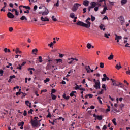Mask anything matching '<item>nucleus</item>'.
I'll list each match as a JSON object with an SVG mask.
<instances>
[{
    "instance_id": "473e14b6",
    "label": "nucleus",
    "mask_w": 130,
    "mask_h": 130,
    "mask_svg": "<svg viewBox=\"0 0 130 130\" xmlns=\"http://www.w3.org/2000/svg\"><path fill=\"white\" fill-rule=\"evenodd\" d=\"M112 112H114V113H116V112H119V111L117 109H116L114 108H113Z\"/></svg>"
},
{
    "instance_id": "774afa93",
    "label": "nucleus",
    "mask_w": 130,
    "mask_h": 130,
    "mask_svg": "<svg viewBox=\"0 0 130 130\" xmlns=\"http://www.w3.org/2000/svg\"><path fill=\"white\" fill-rule=\"evenodd\" d=\"M126 74L130 75V70L129 69L128 71L126 72Z\"/></svg>"
},
{
    "instance_id": "e2e57ef3",
    "label": "nucleus",
    "mask_w": 130,
    "mask_h": 130,
    "mask_svg": "<svg viewBox=\"0 0 130 130\" xmlns=\"http://www.w3.org/2000/svg\"><path fill=\"white\" fill-rule=\"evenodd\" d=\"M47 92V89H43V90H42L41 91V94H42V92Z\"/></svg>"
},
{
    "instance_id": "13d9d810",
    "label": "nucleus",
    "mask_w": 130,
    "mask_h": 130,
    "mask_svg": "<svg viewBox=\"0 0 130 130\" xmlns=\"http://www.w3.org/2000/svg\"><path fill=\"white\" fill-rule=\"evenodd\" d=\"M94 11L95 12H98V10H99V7H95L94 9Z\"/></svg>"
},
{
    "instance_id": "680f3d73",
    "label": "nucleus",
    "mask_w": 130,
    "mask_h": 130,
    "mask_svg": "<svg viewBox=\"0 0 130 130\" xmlns=\"http://www.w3.org/2000/svg\"><path fill=\"white\" fill-rule=\"evenodd\" d=\"M23 115H24V116H26L27 115V111H26V110L24 111Z\"/></svg>"
},
{
    "instance_id": "4be33fe9",
    "label": "nucleus",
    "mask_w": 130,
    "mask_h": 130,
    "mask_svg": "<svg viewBox=\"0 0 130 130\" xmlns=\"http://www.w3.org/2000/svg\"><path fill=\"white\" fill-rule=\"evenodd\" d=\"M46 70H50L51 69V65L50 64V63H48L47 64V66L46 68Z\"/></svg>"
},
{
    "instance_id": "cd10ccee",
    "label": "nucleus",
    "mask_w": 130,
    "mask_h": 130,
    "mask_svg": "<svg viewBox=\"0 0 130 130\" xmlns=\"http://www.w3.org/2000/svg\"><path fill=\"white\" fill-rule=\"evenodd\" d=\"M113 123L114 124V125H117V123H116V119L114 118L112 120Z\"/></svg>"
},
{
    "instance_id": "20e7f679",
    "label": "nucleus",
    "mask_w": 130,
    "mask_h": 130,
    "mask_svg": "<svg viewBox=\"0 0 130 130\" xmlns=\"http://www.w3.org/2000/svg\"><path fill=\"white\" fill-rule=\"evenodd\" d=\"M81 6V4L79 3H75L74 4V6L72 9V10L73 12H76L78 9H79V7H80Z\"/></svg>"
},
{
    "instance_id": "dca6fc26",
    "label": "nucleus",
    "mask_w": 130,
    "mask_h": 130,
    "mask_svg": "<svg viewBox=\"0 0 130 130\" xmlns=\"http://www.w3.org/2000/svg\"><path fill=\"white\" fill-rule=\"evenodd\" d=\"M107 10V7L105 6L104 8V9H103V11H102L101 12V14H102V15H104V14H105V13L106 12Z\"/></svg>"
},
{
    "instance_id": "0eeeda50",
    "label": "nucleus",
    "mask_w": 130,
    "mask_h": 130,
    "mask_svg": "<svg viewBox=\"0 0 130 130\" xmlns=\"http://www.w3.org/2000/svg\"><path fill=\"white\" fill-rule=\"evenodd\" d=\"M76 25L77 26H81V27H85V23L79 20L76 23Z\"/></svg>"
},
{
    "instance_id": "4d7b16f0",
    "label": "nucleus",
    "mask_w": 130,
    "mask_h": 130,
    "mask_svg": "<svg viewBox=\"0 0 130 130\" xmlns=\"http://www.w3.org/2000/svg\"><path fill=\"white\" fill-rule=\"evenodd\" d=\"M70 96H71V97H73V96H75V97H76V95H74L73 92H72L70 94Z\"/></svg>"
},
{
    "instance_id": "603ef678",
    "label": "nucleus",
    "mask_w": 130,
    "mask_h": 130,
    "mask_svg": "<svg viewBox=\"0 0 130 130\" xmlns=\"http://www.w3.org/2000/svg\"><path fill=\"white\" fill-rule=\"evenodd\" d=\"M9 31L10 32H13V31H14V28H13V27H9Z\"/></svg>"
},
{
    "instance_id": "a18cd8bd",
    "label": "nucleus",
    "mask_w": 130,
    "mask_h": 130,
    "mask_svg": "<svg viewBox=\"0 0 130 130\" xmlns=\"http://www.w3.org/2000/svg\"><path fill=\"white\" fill-rule=\"evenodd\" d=\"M50 79L49 78H46V80L44 81V83H47V82H49Z\"/></svg>"
},
{
    "instance_id": "de8ad7c7",
    "label": "nucleus",
    "mask_w": 130,
    "mask_h": 130,
    "mask_svg": "<svg viewBox=\"0 0 130 130\" xmlns=\"http://www.w3.org/2000/svg\"><path fill=\"white\" fill-rule=\"evenodd\" d=\"M19 48H17L16 49V50H15V53H16V54H18V53H19Z\"/></svg>"
},
{
    "instance_id": "c03bdc74",
    "label": "nucleus",
    "mask_w": 130,
    "mask_h": 130,
    "mask_svg": "<svg viewBox=\"0 0 130 130\" xmlns=\"http://www.w3.org/2000/svg\"><path fill=\"white\" fill-rule=\"evenodd\" d=\"M75 85L76 86L75 87V90H79V89H80L79 86L78 85V84H77V83L75 84Z\"/></svg>"
},
{
    "instance_id": "58836bf2",
    "label": "nucleus",
    "mask_w": 130,
    "mask_h": 130,
    "mask_svg": "<svg viewBox=\"0 0 130 130\" xmlns=\"http://www.w3.org/2000/svg\"><path fill=\"white\" fill-rule=\"evenodd\" d=\"M18 66H19V67H17L16 69L17 70H22V65H20L19 64H18Z\"/></svg>"
},
{
    "instance_id": "bf43d9fd",
    "label": "nucleus",
    "mask_w": 130,
    "mask_h": 130,
    "mask_svg": "<svg viewBox=\"0 0 130 130\" xmlns=\"http://www.w3.org/2000/svg\"><path fill=\"white\" fill-rule=\"evenodd\" d=\"M47 117H49V118L51 117V114L50 113V112L48 113V114L47 115Z\"/></svg>"
},
{
    "instance_id": "aec40b11",
    "label": "nucleus",
    "mask_w": 130,
    "mask_h": 130,
    "mask_svg": "<svg viewBox=\"0 0 130 130\" xmlns=\"http://www.w3.org/2000/svg\"><path fill=\"white\" fill-rule=\"evenodd\" d=\"M24 124H25V122L23 121L19 122L18 124V126H24Z\"/></svg>"
},
{
    "instance_id": "09e8293b",
    "label": "nucleus",
    "mask_w": 130,
    "mask_h": 130,
    "mask_svg": "<svg viewBox=\"0 0 130 130\" xmlns=\"http://www.w3.org/2000/svg\"><path fill=\"white\" fill-rule=\"evenodd\" d=\"M4 74V70L2 69H0V75L3 76V74Z\"/></svg>"
},
{
    "instance_id": "338daca9",
    "label": "nucleus",
    "mask_w": 130,
    "mask_h": 130,
    "mask_svg": "<svg viewBox=\"0 0 130 130\" xmlns=\"http://www.w3.org/2000/svg\"><path fill=\"white\" fill-rule=\"evenodd\" d=\"M28 104H29V103H30L29 102V101H25V104H26V105H27V106H29V105H28Z\"/></svg>"
},
{
    "instance_id": "4c0bfd02",
    "label": "nucleus",
    "mask_w": 130,
    "mask_h": 130,
    "mask_svg": "<svg viewBox=\"0 0 130 130\" xmlns=\"http://www.w3.org/2000/svg\"><path fill=\"white\" fill-rule=\"evenodd\" d=\"M39 62H42V61H43V60H42V57L39 56Z\"/></svg>"
},
{
    "instance_id": "0e129e2a",
    "label": "nucleus",
    "mask_w": 130,
    "mask_h": 130,
    "mask_svg": "<svg viewBox=\"0 0 130 130\" xmlns=\"http://www.w3.org/2000/svg\"><path fill=\"white\" fill-rule=\"evenodd\" d=\"M29 13H30V11H29L28 10L24 12V14H29Z\"/></svg>"
},
{
    "instance_id": "2eb2a0df",
    "label": "nucleus",
    "mask_w": 130,
    "mask_h": 130,
    "mask_svg": "<svg viewBox=\"0 0 130 130\" xmlns=\"http://www.w3.org/2000/svg\"><path fill=\"white\" fill-rule=\"evenodd\" d=\"M115 40L118 39L119 40L122 38V37H121V36H118L116 34H115Z\"/></svg>"
},
{
    "instance_id": "9b49d317",
    "label": "nucleus",
    "mask_w": 130,
    "mask_h": 130,
    "mask_svg": "<svg viewBox=\"0 0 130 130\" xmlns=\"http://www.w3.org/2000/svg\"><path fill=\"white\" fill-rule=\"evenodd\" d=\"M111 81H112L113 83V86H119L118 84H117V82H116L114 79H111Z\"/></svg>"
},
{
    "instance_id": "2f4dec72",
    "label": "nucleus",
    "mask_w": 130,
    "mask_h": 130,
    "mask_svg": "<svg viewBox=\"0 0 130 130\" xmlns=\"http://www.w3.org/2000/svg\"><path fill=\"white\" fill-rule=\"evenodd\" d=\"M52 21H54V22H56V21H57V19H56V18L55 17L54 15H53L52 16Z\"/></svg>"
},
{
    "instance_id": "6e6552de",
    "label": "nucleus",
    "mask_w": 130,
    "mask_h": 130,
    "mask_svg": "<svg viewBox=\"0 0 130 130\" xmlns=\"http://www.w3.org/2000/svg\"><path fill=\"white\" fill-rule=\"evenodd\" d=\"M7 16L10 19H14L15 18V15H14V14H13V13H12L11 12L8 13Z\"/></svg>"
},
{
    "instance_id": "bb28decb",
    "label": "nucleus",
    "mask_w": 130,
    "mask_h": 130,
    "mask_svg": "<svg viewBox=\"0 0 130 130\" xmlns=\"http://www.w3.org/2000/svg\"><path fill=\"white\" fill-rule=\"evenodd\" d=\"M90 17H91V21L92 22H94V21L95 20H96V18L95 17H94V16H93V15H91L90 16Z\"/></svg>"
},
{
    "instance_id": "79ce46f5",
    "label": "nucleus",
    "mask_w": 130,
    "mask_h": 130,
    "mask_svg": "<svg viewBox=\"0 0 130 130\" xmlns=\"http://www.w3.org/2000/svg\"><path fill=\"white\" fill-rule=\"evenodd\" d=\"M51 92V94H54V93L56 92V90L55 89H52Z\"/></svg>"
},
{
    "instance_id": "a19ab883",
    "label": "nucleus",
    "mask_w": 130,
    "mask_h": 130,
    "mask_svg": "<svg viewBox=\"0 0 130 130\" xmlns=\"http://www.w3.org/2000/svg\"><path fill=\"white\" fill-rule=\"evenodd\" d=\"M33 109H31L29 111H28V114H30V113L31 114H33Z\"/></svg>"
},
{
    "instance_id": "f704fd0d",
    "label": "nucleus",
    "mask_w": 130,
    "mask_h": 130,
    "mask_svg": "<svg viewBox=\"0 0 130 130\" xmlns=\"http://www.w3.org/2000/svg\"><path fill=\"white\" fill-rule=\"evenodd\" d=\"M87 67V66H85V70H86L87 73L89 74V73H90L91 71H90V70H89V69H88Z\"/></svg>"
},
{
    "instance_id": "1a4fd4ad",
    "label": "nucleus",
    "mask_w": 130,
    "mask_h": 130,
    "mask_svg": "<svg viewBox=\"0 0 130 130\" xmlns=\"http://www.w3.org/2000/svg\"><path fill=\"white\" fill-rule=\"evenodd\" d=\"M120 19V23L121 24V25H123V24H124V17H123V16H120L119 17Z\"/></svg>"
},
{
    "instance_id": "c756f323",
    "label": "nucleus",
    "mask_w": 130,
    "mask_h": 130,
    "mask_svg": "<svg viewBox=\"0 0 130 130\" xmlns=\"http://www.w3.org/2000/svg\"><path fill=\"white\" fill-rule=\"evenodd\" d=\"M55 6L56 7H58V6H59V0H57V3L54 4V6L55 7Z\"/></svg>"
},
{
    "instance_id": "7c9ffc66",
    "label": "nucleus",
    "mask_w": 130,
    "mask_h": 130,
    "mask_svg": "<svg viewBox=\"0 0 130 130\" xmlns=\"http://www.w3.org/2000/svg\"><path fill=\"white\" fill-rule=\"evenodd\" d=\"M109 36H110V34H108L106 33L104 34V37H106V38H109Z\"/></svg>"
},
{
    "instance_id": "f257e3e1",
    "label": "nucleus",
    "mask_w": 130,
    "mask_h": 130,
    "mask_svg": "<svg viewBox=\"0 0 130 130\" xmlns=\"http://www.w3.org/2000/svg\"><path fill=\"white\" fill-rule=\"evenodd\" d=\"M43 8H44L45 10L44 12H39V14L40 15H42V16H47V15H48V14H49V10H48V9L45 7V6H40L39 7V9H43Z\"/></svg>"
},
{
    "instance_id": "f03ea898",
    "label": "nucleus",
    "mask_w": 130,
    "mask_h": 130,
    "mask_svg": "<svg viewBox=\"0 0 130 130\" xmlns=\"http://www.w3.org/2000/svg\"><path fill=\"white\" fill-rule=\"evenodd\" d=\"M30 122L31 123L32 127H34V128H35V127H37L38 126V125L39 124H38V121L37 120V119L33 120L31 119Z\"/></svg>"
},
{
    "instance_id": "7ed1b4c3",
    "label": "nucleus",
    "mask_w": 130,
    "mask_h": 130,
    "mask_svg": "<svg viewBox=\"0 0 130 130\" xmlns=\"http://www.w3.org/2000/svg\"><path fill=\"white\" fill-rule=\"evenodd\" d=\"M91 21V18L88 17L86 20L85 22L87 23H84V26L85 28H90L91 27V22L90 21Z\"/></svg>"
},
{
    "instance_id": "9d476101",
    "label": "nucleus",
    "mask_w": 130,
    "mask_h": 130,
    "mask_svg": "<svg viewBox=\"0 0 130 130\" xmlns=\"http://www.w3.org/2000/svg\"><path fill=\"white\" fill-rule=\"evenodd\" d=\"M21 8H24L25 9H26L27 10H31V8L30 7V6L21 5L19 7V8L21 9Z\"/></svg>"
},
{
    "instance_id": "ea45409f",
    "label": "nucleus",
    "mask_w": 130,
    "mask_h": 130,
    "mask_svg": "<svg viewBox=\"0 0 130 130\" xmlns=\"http://www.w3.org/2000/svg\"><path fill=\"white\" fill-rule=\"evenodd\" d=\"M104 91V89H101V91H99L98 93V95H102L103 94V91Z\"/></svg>"
},
{
    "instance_id": "39448f33",
    "label": "nucleus",
    "mask_w": 130,
    "mask_h": 130,
    "mask_svg": "<svg viewBox=\"0 0 130 130\" xmlns=\"http://www.w3.org/2000/svg\"><path fill=\"white\" fill-rule=\"evenodd\" d=\"M93 87L96 88V90L100 89V82H99V80H98V82H95Z\"/></svg>"
},
{
    "instance_id": "6ab92c4d",
    "label": "nucleus",
    "mask_w": 130,
    "mask_h": 130,
    "mask_svg": "<svg viewBox=\"0 0 130 130\" xmlns=\"http://www.w3.org/2000/svg\"><path fill=\"white\" fill-rule=\"evenodd\" d=\"M4 51L7 53V52H8L9 53H10L11 52V50H10V49H8L7 48H5L4 49Z\"/></svg>"
},
{
    "instance_id": "b1692460",
    "label": "nucleus",
    "mask_w": 130,
    "mask_h": 130,
    "mask_svg": "<svg viewBox=\"0 0 130 130\" xmlns=\"http://www.w3.org/2000/svg\"><path fill=\"white\" fill-rule=\"evenodd\" d=\"M52 100H55L56 99V96L52 93H51Z\"/></svg>"
},
{
    "instance_id": "ddd939ff",
    "label": "nucleus",
    "mask_w": 130,
    "mask_h": 130,
    "mask_svg": "<svg viewBox=\"0 0 130 130\" xmlns=\"http://www.w3.org/2000/svg\"><path fill=\"white\" fill-rule=\"evenodd\" d=\"M83 5H84V6L85 7H88V6H89V1L87 0L84 1Z\"/></svg>"
},
{
    "instance_id": "8fccbe9b",
    "label": "nucleus",
    "mask_w": 130,
    "mask_h": 130,
    "mask_svg": "<svg viewBox=\"0 0 130 130\" xmlns=\"http://www.w3.org/2000/svg\"><path fill=\"white\" fill-rule=\"evenodd\" d=\"M37 5H35L34 7V12H36V10H37Z\"/></svg>"
},
{
    "instance_id": "c85d7f7f",
    "label": "nucleus",
    "mask_w": 130,
    "mask_h": 130,
    "mask_svg": "<svg viewBox=\"0 0 130 130\" xmlns=\"http://www.w3.org/2000/svg\"><path fill=\"white\" fill-rule=\"evenodd\" d=\"M86 47H87V48H88V49H91V47H92V44H90V43H88Z\"/></svg>"
},
{
    "instance_id": "a211bd4d",
    "label": "nucleus",
    "mask_w": 130,
    "mask_h": 130,
    "mask_svg": "<svg viewBox=\"0 0 130 130\" xmlns=\"http://www.w3.org/2000/svg\"><path fill=\"white\" fill-rule=\"evenodd\" d=\"M20 20H21V21H24V20H25V21H28V19H27V17H26V16L23 15L21 18H20Z\"/></svg>"
},
{
    "instance_id": "69168bd1",
    "label": "nucleus",
    "mask_w": 130,
    "mask_h": 130,
    "mask_svg": "<svg viewBox=\"0 0 130 130\" xmlns=\"http://www.w3.org/2000/svg\"><path fill=\"white\" fill-rule=\"evenodd\" d=\"M88 97H89V98H93V94H87Z\"/></svg>"
},
{
    "instance_id": "37998d69",
    "label": "nucleus",
    "mask_w": 130,
    "mask_h": 130,
    "mask_svg": "<svg viewBox=\"0 0 130 130\" xmlns=\"http://www.w3.org/2000/svg\"><path fill=\"white\" fill-rule=\"evenodd\" d=\"M41 21H42V22H45V18H44L43 16H41Z\"/></svg>"
},
{
    "instance_id": "f3484780",
    "label": "nucleus",
    "mask_w": 130,
    "mask_h": 130,
    "mask_svg": "<svg viewBox=\"0 0 130 130\" xmlns=\"http://www.w3.org/2000/svg\"><path fill=\"white\" fill-rule=\"evenodd\" d=\"M115 68L117 70H120V69H121L122 67H121V65H120V63H119L116 66Z\"/></svg>"
},
{
    "instance_id": "864d4df0",
    "label": "nucleus",
    "mask_w": 130,
    "mask_h": 130,
    "mask_svg": "<svg viewBox=\"0 0 130 130\" xmlns=\"http://www.w3.org/2000/svg\"><path fill=\"white\" fill-rule=\"evenodd\" d=\"M71 59H72L73 60H76V61H79V59H78V58L71 57Z\"/></svg>"
},
{
    "instance_id": "e433bc0d",
    "label": "nucleus",
    "mask_w": 130,
    "mask_h": 130,
    "mask_svg": "<svg viewBox=\"0 0 130 130\" xmlns=\"http://www.w3.org/2000/svg\"><path fill=\"white\" fill-rule=\"evenodd\" d=\"M100 67L102 69H103V68H104V63L101 62L100 64Z\"/></svg>"
},
{
    "instance_id": "a878e982",
    "label": "nucleus",
    "mask_w": 130,
    "mask_h": 130,
    "mask_svg": "<svg viewBox=\"0 0 130 130\" xmlns=\"http://www.w3.org/2000/svg\"><path fill=\"white\" fill-rule=\"evenodd\" d=\"M70 17L72 18V19H74V18L75 17V13H71L70 14Z\"/></svg>"
},
{
    "instance_id": "49530a36",
    "label": "nucleus",
    "mask_w": 130,
    "mask_h": 130,
    "mask_svg": "<svg viewBox=\"0 0 130 130\" xmlns=\"http://www.w3.org/2000/svg\"><path fill=\"white\" fill-rule=\"evenodd\" d=\"M22 93H23L22 91H19L16 92V96H18V95H21V94H22Z\"/></svg>"
},
{
    "instance_id": "f8f14e48",
    "label": "nucleus",
    "mask_w": 130,
    "mask_h": 130,
    "mask_svg": "<svg viewBox=\"0 0 130 130\" xmlns=\"http://www.w3.org/2000/svg\"><path fill=\"white\" fill-rule=\"evenodd\" d=\"M37 52H38V49H37V48H36L32 50L31 53L32 54H35V55H37Z\"/></svg>"
},
{
    "instance_id": "412c9836",
    "label": "nucleus",
    "mask_w": 130,
    "mask_h": 130,
    "mask_svg": "<svg viewBox=\"0 0 130 130\" xmlns=\"http://www.w3.org/2000/svg\"><path fill=\"white\" fill-rule=\"evenodd\" d=\"M127 3V0H121V4L122 6H123V5H125Z\"/></svg>"
},
{
    "instance_id": "4468645a",
    "label": "nucleus",
    "mask_w": 130,
    "mask_h": 130,
    "mask_svg": "<svg viewBox=\"0 0 130 130\" xmlns=\"http://www.w3.org/2000/svg\"><path fill=\"white\" fill-rule=\"evenodd\" d=\"M99 28L101 30H103V31H105V30H106L105 26H104V25H103V24H101L99 26Z\"/></svg>"
},
{
    "instance_id": "5701e85b",
    "label": "nucleus",
    "mask_w": 130,
    "mask_h": 130,
    "mask_svg": "<svg viewBox=\"0 0 130 130\" xmlns=\"http://www.w3.org/2000/svg\"><path fill=\"white\" fill-rule=\"evenodd\" d=\"M113 57H114V56L113 54H111L108 57V59H109V60H111L112 59H113Z\"/></svg>"
},
{
    "instance_id": "393cba45",
    "label": "nucleus",
    "mask_w": 130,
    "mask_h": 130,
    "mask_svg": "<svg viewBox=\"0 0 130 130\" xmlns=\"http://www.w3.org/2000/svg\"><path fill=\"white\" fill-rule=\"evenodd\" d=\"M102 117H103V116L101 115H98V116L96 117L97 119H98V120H102Z\"/></svg>"
},
{
    "instance_id": "6e6d98bb",
    "label": "nucleus",
    "mask_w": 130,
    "mask_h": 130,
    "mask_svg": "<svg viewBox=\"0 0 130 130\" xmlns=\"http://www.w3.org/2000/svg\"><path fill=\"white\" fill-rule=\"evenodd\" d=\"M15 78H16V76H15V75H12V76H10V78L11 79V80H12V79Z\"/></svg>"
},
{
    "instance_id": "052dcab7",
    "label": "nucleus",
    "mask_w": 130,
    "mask_h": 130,
    "mask_svg": "<svg viewBox=\"0 0 130 130\" xmlns=\"http://www.w3.org/2000/svg\"><path fill=\"white\" fill-rule=\"evenodd\" d=\"M107 128V126L106 125H104L103 127L102 128L103 130H106Z\"/></svg>"
},
{
    "instance_id": "423d86ee",
    "label": "nucleus",
    "mask_w": 130,
    "mask_h": 130,
    "mask_svg": "<svg viewBox=\"0 0 130 130\" xmlns=\"http://www.w3.org/2000/svg\"><path fill=\"white\" fill-rule=\"evenodd\" d=\"M98 5V3L95 2H92L90 3V8L91 9H94L96 7V6Z\"/></svg>"
},
{
    "instance_id": "5fc2aeb1",
    "label": "nucleus",
    "mask_w": 130,
    "mask_h": 130,
    "mask_svg": "<svg viewBox=\"0 0 130 130\" xmlns=\"http://www.w3.org/2000/svg\"><path fill=\"white\" fill-rule=\"evenodd\" d=\"M54 44H53V43L52 42H51L50 44H48V46H50V47H52V46H53Z\"/></svg>"
},
{
    "instance_id": "3c124183",
    "label": "nucleus",
    "mask_w": 130,
    "mask_h": 130,
    "mask_svg": "<svg viewBox=\"0 0 130 130\" xmlns=\"http://www.w3.org/2000/svg\"><path fill=\"white\" fill-rule=\"evenodd\" d=\"M63 56H64V54L59 53V57H60V58H62Z\"/></svg>"
},
{
    "instance_id": "72a5a7b5",
    "label": "nucleus",
    "mask_w": 130,
    "mask_h": 130,
    "mask_svg": "<svg viewBox=\"0 0 130 130\" xmlns=\"http://www.w3.org/2000/svg\"><path fill=\"white\" fill-rule=\"evenodd\" d=\"M56 61H57V63H58V62H61L62 63V59H58L55 60Z\"/></svg>"
},
{
    "instance_id": "c9c22d12",
    "label": "nucleus",
    "mask_w": 130,
    "mask_h": 130,
    "mask_svg": "<svg viewBox=\"0 0 130 130\" xmlns=\"http://www.w3.org/2000/svg\"><path fill=\"white\" fill-rule=\"evenodd\" d=\"M102 89H104L105 91H106V90H107V89H106V85H105V84H104L102 85Z\"/></svg>"
}]
</instances>
